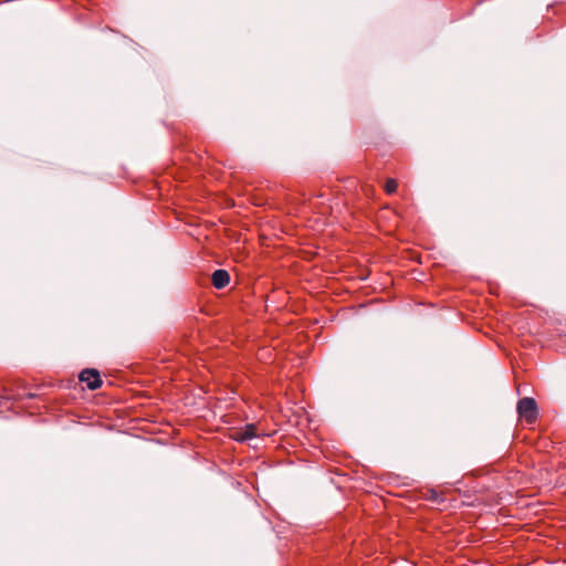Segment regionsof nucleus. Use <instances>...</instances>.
Instances as JSON below:
<instances>
[{
  "mask_svg": "<svg viewBox=\"0 0 566 566\" xmlns=\"http://www.w3.org/2000/svg\"><path fill=\"white\" fill-rule=\"evenodd\" d=\"M80 380L86 382L91 390H95L102 386L99 374L95 369H85L80 374Z\"/></svg>",
  "mask_w": 566,
  "mask_h": 566,
  "instance_id": "obj_2",
  "label": "nucleus"
},
{
  "mask_svg": "<svg viewBox=\"0 0 566 566\" xmlns=\"http://www.w3.org/2000/svg\"><path fill=\"white\" fill-rule=\"evenodd\" d=\"M517 412L527 423H533L537 417V406L533 398L525 397L517 403Z\"/></svg>",
  "mask_w": 566,
  "mask_h": 566,
  "instance_id": "obj_1",
  "label": "nucleus"
},
{
  "mask_svg": "<svg viewBox=\"0 0 566 566\" xmlns=\"http://www.w3.org/2000/svg\"><path fill=\"white\" fill-rule=\"evenodd\" d=\"M398 184L395 179H389L386 182L385 189L387 193H394L397 190Z\"/></svg>",
  "mask_w": 566,
  "mask_h": 566,
  "instance_id": "obj_5",
  "label": "nucleus"
},
{
  "mask_svg": "<svg viewBox=\"0 0 566 566\" xmlns=\"http://www.w3.org/2000/svg\"><path fill=\"white\" fill-rule=\"evenodd\" d=\"M212 284L216 289H223L230 282V275L226 270H216L211 276Z\"/></svg>",
  "mask_w": 566,
  "mask_h": 566,
  "instance_id": "obj_4",
  "label": "nucleus"
},
{
  "mask_svg": "<svg viewBox=\"0 0 566 566\" xmlns=\"http://www.w3.org/2000/svg\"><path fill=\"white\" fill-rule=\"evenodd\" d=\"M258 437V428L253 423L247 424L244 428L233 433V439L239 442H247Z\"/></svg>",
  "mask_w": 566,
  "mask_h": 566,
  "instance_id": "obj_3",
  "label": "nucleus"
}]
</instances>
